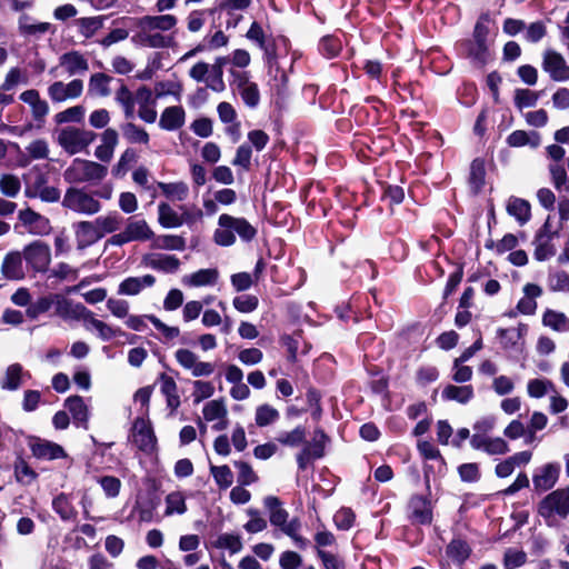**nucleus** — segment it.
<instances>
[{
	"mask_svg": "<svg viewBox=\"0 0 569 569\" xmlns=\"http://www.w3.org/2000/svg\"><path fill=\"white\" fill-rule=\"evenodd\" d=\"M506 209L508 214L513 217L521 226L530 220L531 207L525 199L510 197L507 201Z\"/></svg>",
	"mask_w": 569,
	"mask_h": 569,
	"instance_id": "7c9ffc66",
	"label": "nucleus"
},
{
	"mask_svg": "<svg viewBox=\"0 0 569 569\" xmlns=\"http://www.w3.org/2000/svg\"><path fill=\"white\" fill-rule=\"evenodd\" d=\"M23 259L37 272H44L51 263L50 247L42 241H33L23 249Z\"/></svg>",
	"mask_w": 569,
	"mask_h": 569,
	"instance_id": "6e6552de",
	"label": "nucleus"
},
{
	"mask_svg": "<svg viewBox=\"0 0 569 569\" xmlns=\"http://www.w3.org/2000/svg\"><path fill=\"white\" fill-rule=\"evenodd\" d=\"M160 383H161V392L167 398L168 407L172 411H174L180 406V398L177 393L176 381L171 377L162 375L161 379H160Z\"/></svg>",
	"mask_w": 569,
	"mask_h": 569,
	"instance_id": "c03bdc74",
	"label": "nucleus"
},
{
	"mask_svg": "<svg viewBox=\"0 0 569 569\" xmlns=\"http://www.w3.org/2000/svg\"><path fill=\"white\" fill-rule=\"evenodd\" d=\"M410 518L412 523L429 525L432 521L431 502L420 496H416L410 500Z\"/></svg>",
	"mask_w": 569,
	"mask_h": 569,
	"instance_id": "5701e85b",
	"label": "nucleus"
},
{
	"mask_svg": "<svg viewBox=\"0 0 569 569\" xmlns=\"http://www.w3.org/2000/svg\"><path fill=\"white\" fill-rule=\"evenodd\" d=\"M79 32L89 39L102 27V19L100 17L80 18L76 21Z\"/></svg>",
	"mask_w": 569,
	"mask_h": 569,
	"instance_id": "5fc2aeb1",
	"label": "nucleus"
},
{
	"mask_svg": "<svg viewBox=\"0 0 569 569\" xmlns=\"http://www.w3.org/2000/svg\"><path fill=\"white\" fill-rule=\"evenodd\" d=\"M132 441L143 451H151L156 443L153 431L144 419H137L132 428Z\"/></svg>",
	"mask_w": 569,
	"mask_h": 569,
	"instance_id": "aec40b11",
	"label": "nucleus"
},
{
	"mask_svg": "<svg viewBox=\"0 0 569 569\" xmlns=\"http://www.w3.org/2000/svg\"><path fill=\"white\" fill-rule=\"evenodd\" d=\"M533 257L537 261H546L556 254V248L552 243V234L548 230V222L537 233L533 240Z\"/></svg>",
	"mask_w": 569,
	"mask_h": 569,
	"instance_id": "6ab92c4d",
	"label": "nucleus"
},
{
	"mask_svg": "<svg viewBox=\"0 0 569 569\" xmlns=\"http://www.w3.org/2000/svg\"><path fill=\"white\" fill-rule=\"evenodd\" d=\"M137 160V154L133 149H126L120 156L118 162L112 168L114 177H123L130 169L131 164Z\"/></svg>",
	"mask_w": 569,
	"mask_h": 569,
	"instance_id": "13d9d810",
	"label": "nucleus"
},
{
	"mask_svg": "<svg viewBox=\"0 0 569 569\" xmlns=\"http://www.w3.org/2000/svg\"><path fill=\"white\" fill-rule=\"evenodd\" d=\"M14 477L18 482L29 486L37 479V473L24 460H18L14 465Z\"/></svg>",
	"mask_w": 569,
	"mask_h": 569,
	"instance_id": "e2e57ef3",
	"label": "nucleus"
},
{
	"mask_svg": "<svg viewBox=\"0 0 569 569\" xmlns=\"http://www.w3.org/2000/svg\"><path fill=\"white\" fill-rule=\"evenodd\" d=\"M547 284L551 292H569V274L562 270L551 271Z\"/></svg>",
	"mask_w": 569,
	"mask_h": 569,
	"instance_id": "09e8293b",
	"label": "nucleus"
},
{
	"mask_svg": "<svg viewBox=\"0 0 569 569\" xmlns=\"http://www.w3.org/2000/svg\"><path fill=\"white\" fill-rule=\"evenodd\" d=\"M214 546L218 549L229 550L231 555L239 553L243 548L241 537L234 533H221L218 536Z\"/></svg>",
	"mask_w": 569,
	"mask_h": 569,
	"instance_id": "de8ad7c7",
	"label": "nucleus"
},
{
	"mask_svg": "<svg viewBox=\"0 0 569 569\" xmlns=\"http://www.w3.org/2000/svg\"><path fill=\"white\" fill-rule=\"evenodd\" d=\"M218 224L230 227L231 231L238 233L244 241L252 240L257 233L256 229L246 219L234 218L227 213L219 217Z\"/></svg>",
	"mask_w": 569,
	"mask_h": 569,
	"instance_id": "4be33fe9",
	"label": "nucleus"
},
{
	"mask_svg": "<svg viewBox=\"0 0 569 569\" xmlns=\"http://www.w3.org/2000/svg\"><path fill=\"white\" fill-rule=\"evenodd\" d=\"M549 390H553V383L548 379L528 381L527 391L531 398H542Z\"/></svg>",
	"mask_w": 569,
	"mask_h": 569,
	"instance_id": "338daca9",
	"label": "nucleus"
},
{
	"mask_svg": "<svg viewBox=\"0 0 569 569\" xmlns=\"http://www.w3.org/2000/svg\"><path fill=\"white\" fill-rule=\"evenodd\" d=\"M52 306L56 307V293L39 298L27 308L26 312L30 319H37L41 313L49 311Z\"/></svg>",
	"mask_w": 569,
	"mask_h": 569,
	"instance_id": "3c124183",
	"label": "nucleus"
},
{
	"mask_svg": "<svg viewBox=\"0 0 569 569\" xmlns=\"http://www.w3.org/2000/svg\"><path fill=\"white\" fill-rule=\"evenodd\" d=\"M560 465L550 462L538 468L532 477L533 489L546 492L555 487L559 479Z\"/></svg>",
	"mask_w": 569,
	"mask_h": 569,
	"instance_id": "4468645a",
	"label": "nucleus"
},
{
	"mask_svg": "<svg viewBox=\"0 0 569 569\" xmlns=\"http://www.w3.org/2000/svg\"><path fill=\"white\" fill-rule=\"evenodd\" d=\"M537 512L548 527L558 526L569 516V487L548 493L538 503Z\"/></svg>",
	"mask_w": 569,
	"mask_h": 569,
	"instance_id": "7ed1b4c3",
	"label": "nucleus"
},
{
	"mask_svg": "<svg viewBox=\"0 0 569 569\" xmlns=\"http://www.w3.org/2000/svg\"><path fill=\"white\" fill-rule=\"evenodd\" d=\"M130 241H146L153 238L154 233L146 220H129L124 228Z\"/></svg>",
	"mask_w": 569,
	"mask_h": 569,
	"instance_id": "c9c22d12",
	"label": "nucleus"
},
{
	"mask_svg": "<svg viewBox=\"0 0 569 569\" xmlns=\"http://www.w3.org/2000/svg\"><path fill=\"white\" fill-rule=\"evenodd\" d=\"M527 559V553L523 550L508 548L503 553V567L505 569H516L523 566Z\"/></svg>",
	"mask_w": 569,
	"mask_h": 569,
	"instance_id": "052dcab7",
	"label": "nucleus"
},
{
	"mask_svg": "<svg viewBox=\"0 0 569 569\" xmlns=\"http://www.w3.org/2000/svg\"><path fill=\"white\" fill-rule=\"evenodd\" d=\"M116 101L122 107L127 119H131L134 114V94L124 84L117 90Z\"/></svg>",
	"mask_w": 569,
	"mask_h": 569,
	"instance_id": "49530a36",
	"label": "nucleus"
},
{
	"mask_svg": "<svg viewBox=\"0 0 569 569\" xmlns=\"http://www.w3.org/2000/svg\"><path fill=\"white\" fill-rule=\"evenodd\" d=\"M19 220L28 232L36 236H44L51 231V224L48 218L33 211L30 208L19 212Z\"/></svg>",
	"mask_w": 569,
	"mask_h": 569,
	"instance_id": "dca6fc26",
	"label": "nucleus"
},
{
	"mask_svg": "<svg viewBox=\"0 0 569 569\" xmlns=\"http://www.w3.org/2000/svg\"><path fill=\"white\" fill-rule=\"evenodd\" d=\"M143 261L148 267L163 272H174L180 266L179 259L169 254H148L144 257Z\"/></svg>",
	"mask_w": 569,
	"mask_h": 569,
	"instance_id": "2f4dec72",
	"label": "nucleus"
},
{
	"mask_svg": "<svg viewBox=\"0 0 569 569\" xmlns=\"http://www.w3.org/2000/svg\"><path fill=\"white\" fill-rule=\"evenodd\" d=\"M108 167L87 159L76 158L63 172V179L71 184H97L108 176Z\"/></svg>",
	"mask_w": 569,
	"mask_h": 569,
	"instance_id": "20e7f679",
	"label": "nucleus"
},
{
	"mask_svg": "<svg viewBox=\"0 0 569 569\" xmlns=\"http://www.w3.org/2000/svg\"><path fill=\"white\" fill-rule=\"evenodd\" d=\"M86 109L82 106H73L54 116V121L59 124L68 122H81L84 118Z\"/></svg>",
	"mask_w": 569,
	"mask_h": 569,
	"instance_id": "bf43d9fd",
	"label": "nucleus"
},
{
	"mask_svg": "<svg viewBox=\"0 0 569 569\" xmlns=\"http://www.w3.org/2000/svg\"><path fill=\"white\" fill-rule=\"evenodd\" d=\"M507 143L513 148L530 146L536 149L541 143V137L536 131L527 132L525 130H516L507 137Z\"/></svg>",
	"mask_w": 569,
	"mask_h": 569,
	"instance_id": "72a5a7b5",
	"label": "nucleus"
},
{
	"mask_svg": "<svg viewBox=\"0 0 569 569\" xmlns=\"http://www.w3.org/2000/svg\"><path fill=\"white\" fill-rule=\"evenodd\" d=\"M137 32L132 36L133 44L143 48L164 49L174 46L173 34H164L177 24L172 14L143 16L136 19Z\"/></svg>",
	"mask_w": 569,
	"mask_h": 569,
	"instance_id": "f257e3e1",
	"label": "nucleus"
},
{
	"mask_svg": "<svg viewBox=\"0 0 569 569\" xmlns=\"http://www.w3.org/2000/svg\"><path fill=\"white\" fill-rule=\"evenodd\" d=\"M539 100V93L529 89H517L515 91V106L522 110L525 108H531L537 104Z\"/></svg>",
	"mask_w": 569,
	"mask_h": 569,
	"instance_id": "4d7b16f0",
	"label": "nucleus"
},
{
	"mask_svg": "<svg viewBox=\"0 0 569 569\" xmlns=\"http://www.w3.org/2000/svg\"><path fill=\"white\" fill-rule=\"evenodd\" d=\"M166 516L183 515L187 511L186 497L180 491L169 493L166 499Z\"/></svg>",
	"mask_w": 569,
	"mask_h": 569,
	"instance_id": "a18cd8bd",
	"label": "nucleus"
},
{
	"mask_svg": "<svg viewBox=\"0 0 569 569\" xmlns=\"http://www.w3.org/2000/svg\"><path fill=\"white\" fill-rule=\"evenodd\" d=\"M58 68H62L69 76H76L87 72L89 63L82 53L70 51L60 56L59 64L50 69V73L54 74Z\"/></svg>",
	"mask_w": 569,
	"mask_h": 569,
	"instance_id": "2eb2a0df",
	"label": "nucleus"
},
{
	"mask_svg": "<svg viewBox=\"0 0 569 569\" xmlns=\"http://www.w3.org/2000/svg\"><path fill=\"white\" fill-rule=\"evenodd\" d=\"M542 69L553 81H569V64L563 56L555 50L549 49L543 52Z\"/></svg>",
	"mask_w": 569,
	"mask_h": 569,
	"instance_id": "1a4fd4ad",
	"label": "nucleus"
},
{
	"mask_svg": "<svg viewBox=\"0 0 569 569\" xmlns=\"http://www.w3.org/2000/svg\"><path fill=\"white\" fill-rule=\"evenodd\" d=\"M19 99L30 107L32 118L36 121H43L49 113L50 108L48 102L40 97V93L36 89L23 91L19 96Z\"/></svg>",
	"mask_w": 569,
	"mask_h": 569,
	"instance_id": "412c9836",
	"label": "nucleus"
},
{
	"mask_svg": "<svg viewBox=\"0 0 569 569\" xmlns=\"http://www.w3.org/2000/svg\"><path fill=\"white\" fill-rule=\"evenodd\" d=\"M52 508L64 521L76 519L78 513L66 493H60L53 499Z\"/></svg>",
	"mask_w": 569,
	"mask_h": 569,
	"instance_id": "79ce46f5",
	"label": "nucleus"
},
{
	"mask_svg": "<svg viewBox=\"0 0 569 569\" xmlns=\"http://www.w3.org/2000/svg\"><path fill=\"white\" fill-rule=\"evenodd\" d=\"M470 445L473 449L482 450L490 456H500L510 451L508 442L500 437L473 433L470 439Z\"/></svg>",
	"mask_w": 569,
	"mask_h": 569,
	"instance_id": "ddd939ff",
	"label": "nucleus"
},
{
	"mask_svg": "<svg viewBox=\"0 0 569 569\" xmlns=\"http://www.w3.org/2000/svg\"><path fill=\"white\" fill-rule=\"evenodd\" d=\"M27 378H30V373L20 363H11L0 376V387L3 390L16 391Z\"/></svg>",
	"mask_w": 569,
	"mask_h": 569,
	"instance_id": "f3484780",
	"label": "nucleus"
},
{
	"mask_svg": "<svg viewBox=\"0 0 569 569\" xmlns=\"http://www.w3.org/2000/svg\"><path fill=\"white\" fill-rule=\"evenodd\" d=\"M27 153L31 160H43L49 156V143L44 139L31 141L26 147Z\"/></svg>",
	"mask_w": 569,
	"mask_h": 569,
	"instance_id": "69168bd1",
	"label": "nucleus"
},
{
	"mask_svg": "<svg viewBox=\"0 0 569 569\" xmlns=\"http://www.w3.org/2000/svg\"><path fill=\"white\" fill-rule=\"evenodd\" d=\"M123 134L126 139L131 143L147 144L149 142L148 132L143 128H140L131 122L123 127Z\"/></svg>",
	"mask_w": 569,
	"mask_h": 569,
	"instance_id": "0e129e2a",
	"label": "nucleus"
},
{
	"mask_svg": "<svg viewBox=\"0 0 569 569\" xmlns=\"http://www.w3.org/2000/svg\"><path fill=\"white\" fill-rule=\"evenodd\" d=\"M186 112L180 106L166 108L159 120V126L163 130L174 131L184 124Z\"/></svg>",
	"mask_w": 569,
	"mask_h": 569,
	"instance_id": "cd10ccee",
	"label": "nucleus"
},
{
	"mask_svg": "<svg viewBox=\"0 0 569 569\" xmlns=\"http://www.w3.org/2000/svg\"><path fill=\"white\" fill-rule=\"evenodd\" d=\"M97 228L101 238L107 233H112L121 227L122 217L117 212L112 211L103 216H99L94 219Z\"/></svg>",
	"mask_w": 569,
	"mask_h": 569,
	"instance_id": "58836bf2",
	"label": "nucleus"
},
{
	"mask_svg": "<svg viewBox=\"0 0 569 569\" xmlns=\"http://www.w3.org/2000/svg\"><path fill=\"white\" fill-rule=\"evenodd\" d=\"M441 397L446 401H456L460 405H467L473 399L475 390L471 385H447L441 392Z\"/></svg>",
	"mask_w": 569,
	"mask_h": 569,
	"instance_id": "c756f323",
	"label": "nucleus"
},
{
	"mask_svg": "<svg viewBox=\"0 0 569 569\" xmlns=\"http://www.w3.org/2000/svg\"><path fill=\"white\" fill-rule=\"evenodd\" d=\"M523 297L517 303V310L522 315H533L537 310L536 299L542 296V288L536 283H526Z\"/></svg>",
	"mask_w": 569,
	"mask_h": 569,
	"instance_id": "a878e982",
	"label": "nucleus"
},
{
	"mask_svg": "<svg viewBox=\"0 0 569 569\" xmlns=\"http://www.w3.org/2000/svg\"><path fill=\"white\" fill-rule=\"evenodd\" d=\"M306 439V430L302 427H297L289 432H282L278 436L277 440L284 446L297 447Z\"/></svg>",
	"mask_w": 569,
	"mask_h": 569,
	"instance_id": "774afa93",
	"label": "nucleus"
},
{
	"mask_svg": "<svg viewBox=\"0 0 569 569\" xmlns=\"http://www.w3.org/2000/svg\"><path fill=\"white\" fill-rule=\"evenodd\" d=\"M174 359L181 368L189 371L194 378L209 377L216 369L212 362L200 360L196 352L187 348L177 349Z\"/></svg>",
	"mask_w": 569,
	"mask_h": 569,
	"instance_id": "0eeeda50",
	"label": "nucleus"
},
{
	"mask_svg": "<svg viewBox=\"0 0 569 569\" xmlns=\"http://www.w3.org/2000/svg\"><path fill=\"white\" fill-rule=\"evenodd\" d=\"M118 143L119 134L117 130L107 128L100 136V144L96 147L94 157L101 162H110Z\"/></svg>",
	"mask_w": 569,
	"mask_h": 569,
	"instance_id": "a211bd4d",
	"label": "nucleus"
},
{
	"mask_svg": "<svg viewBox=\"0 0 569 569\" xmlns=\"http://www.w3.org/2000/svg\"><path fill=\"white\" fill-rule=\"evenodd\" d=\"M263 505L269 512L270 523L290 537L299 548H306L308 541L300 535V519L292 518L291 520H288L289 512L282 507L279 498L274 496H267L263 499Z\"/></svg>",
	"mask_w": 569,
	"mask_h": 569,
	"instance_id": "f03ea898",
	"label": "nucleus"
},
{
	"mask_svg": "<svg viewBox=\"0 0 569 569\" xmlns=\"http://www.w3.org/2000/svg\"><path fill=\"white\" fill-rule=\"evenodd\" d=\"M219 279V272L216 268L200 269L196 272L184 276L181 279L182 284L190 288L214 286Z\"/></svg>",
	"mask_w": 569,
	"mask_h": 569,
	"instance_id": "393cba45",
	"label": "nucleus"
},
{
	"mask_svg": "<svg viewBox=\"0 0 569 569\" xmlns=\"http://www.w3.org/2000/svg\"><path fill=\"white\" fill-rule=\"evenodd\" d=\"M96 138L97 133L91 130L68 126L58 131L57 142L68 154L73 156L87 150Z\"/></svg>",
	"mask_w": 569,
	"mask_h": 569,
	"instance_id": "39448f33",
	"label": "nucleus"
},
{
	"mask_svg": "<svg viewBox=\"0 0 569 569\" xmlns=\"http://www.w3.org/2000/svg\"><path fill=\"white\" fill-rule=\"evenodd\" d=\"M82 91L83 82L79 79H73L68 83L56 81L49 86L48 96L53 102H63L79 98Z\"/></svg>",
	"mask_w": 569,
	"mask_h": 569,
	"instance_id": "9b49d317",
	"label": "nucleus"
},
{
	"mask_svg": "<svg viewBox=\"0 0 569 569\" xmlns=\"http://www.w3.org/2000/svg\"><path fill=\"white\" fill-rule=\"evenodd\" d=\"M152 239V248L154 249L182 251L186 248V240L180 236L163 234Z\"/></svg>",
	"mask_w": 569,
	"mask_h": 569,
	"instance_id": "37998d69",
	"label": "nucleus"
},
{
	"mask_svg": "<svg viewBox=\"0 0 569 569\" xmlns=\"http://www.w3.org/2000/svg\"><path fill=\"white\" fill-rule=\"evenodd\" d=\"M158 221L163 228H178L183 224V219L166 202L158 206Z\"/></svg>",
	"mask_w": 569,
	"mask_h": 569,
	"instance_id": "a19ab883",
	"label": "nucleus"
},
{
	"mask_svg": "<svg viewBox=\"0 0 569 569\" xmlns=\"http://www.w3.org/2000/svg\"><path fill=\"white\" fill-rule=\"evenodd\" d=\"M279 418V411L269 406L261 405L256 409V423L259 427H266L273 423Z\"/></svg>",
	"mask_w": 569,
	"mask_h": 569,
	"instance_id": "680f3d73",
	"label": "nucleus"
},
{
	"mask_svg": "<svg viewBox=\"0 0 569 569\" xmlns=\"http://www.w3.org/2000/svg\"><path fill=\"white\" fill-rule=\"evenodd\" d=\"M156 283V278L152 274H144L142 277H128L119 283L118 293L121 296H137L144 288H150Z\"/></svg>",
	"mask_w": 569,
	"mask_h": 569,
	"instance_id": "b1692460",
	"label": "nucleus"
},
{
	"mask_svg": "<svg viewBox=\"0 0 569 569\" xmlns=\"http://www.w3.org/2000/svg\"><path fill=\"white\" fill-rule=\"evenodd\" d=\"M158 188L163 196L172 201H183L189 196V187L183 181L158 182Z\"/></svg>",
	"mask_w": 569,
	"mask_h": 569,
	"instance_id": "e433bc0d",
	"label": "nucleus"
},
{
	"mask_svg": "<svg viewBox=\"0 0 569 569\" xmlns=\"http://www.w3.org/2000/svg\"><path fill=\"white\" fill-rule=\"evenodd\" d=\"M210 472L220 489H227L233 482V473L227 465L211 466Z\"/></svg>",
	"mask_w": 569,
	"mask_h": 569,
	"instance_id": "6e6d98bb",
	"label": "nucleus"
},
{
	"mask_svg": "<svg viewBox=\"0 0 569 569\" xmlns=\"http://www.w3.org/2000/svg\"><path fill=\"white\" fill-rule=\"evenodd\" d=\"M64 407L71 412L74 420L86 422L88 420V408L79 396L69 397Z\"/></svg>",
	"mask_w": 569,
	"mask_h": 569,
	"instance_id": "603ef678",
	"label": "nucleus"
},
{
	"mask_svg": "<svg viewBox=\"0 0 569 569\" xmlns=\"http://www.w3.org/2000/svg\"><path fill=\"white\" fill-rule=\"evenodd\" d=\"M542 326L557 332H569V317L559 310L547 308L541 317Z\"/></svg>",
	"mask_w": 569,
	"mask_h": 569,
	"instance_id": "bb28decb",
	"label": "nucleus"
},
{
	"mask_svg": "<svg viewBox=\"0 0 569 569\" xmlns=\"http://www.w3.org/2000/svg\"><path fill=\"white\" fill-rule=\"evenodd\" d=\"M22 259L23 254L18 251L8 253L2 263L3 274L9 279H22L24 277Z\"/></svg>",
	"mask_w": 569,
	"mask_h": 569,
	"instance_id": "473e14b6",
	"label": "nucleus"
},
{
	"mask_svg": "<svg viewBox=\"0 0 569 569\" xmlns=\"http://www.w3.org/2000/svg\"><path fill=\"white\" fill-rule=\"evenodd\" d=\"M28 445L33 457L37 459L54 460L67 456L60 445L38 437L30 438Z\"/></svg>",
	"mask_w": 569,
	"mask_h": 569,
	"instance_id": "f8f14e48",
	"label": "nucleus"
},
{
	"mask_svg": "<svg viewBox=\"0 0 569 569\" xmlns=\"http://www.w3.org/2000/svg\"><path fill=\"white\" fill-rule=\"evenodd\" d=\"M62 207L79 214L93 216L102 206L94 194L83 188L70 187L66 190Z\"/></svg>",
	"mask_w": 569,
	"mask_h": 569,
	"instance_id": "423d86ee",
	"label": "nucleus"
},
{
	"mask_svg": "<svg viewBox=\"0 0 569 569\" xmlns=\"http://www.w3.org/2000/svg\"><path fill=\"white\" fill-rule=\"evenodd\" d=\"M84 328L87 330L94 329L98 333V337L103 341H109L113 337L117 336L118 330L108 323L97 319L93 312L90 310L89 317L84 320Z\"/></svg>",
	"mask_w": 569,
	"mask_h": 569,
	"instance_id": "4c0bfd02",
	"label": "nucleus"
},
{
	"mask_svg": "<svg viewBox=\"0 0 569 569\" xmlns=\"http://www.w3.org/2000/svg\"><path fill=\"white\" fill-rule=\"evenodd\" d=\"M46 186L47 178L40 172L30 171L24 176V194L28 198H37Z\"/></svg>",
	"mask_w": 569,
	"mask_h": 569,
	"instance_id": "ea45409f",
	"label": "nucleus"
},
{
	"mask_svg": "<svg viewBox=\"0 0 569 569\" xmlns=\"http://www.w3.org/2000/svg\"><path fill=\"white\" fill-rule=\"evenodd\" d=\"M470 552L468 543L462 540H452L447 546L448 557L458 565H462L469 558Z\"/></svg>",
	"mask_w": 569,
	"mask_h": 569,
	"instance_id": "8fccbe9b",
	"label": "nucleus"
},
{
	"mask_svg": "<svg viewBox=\"0 0 569 569\" xmlns=\"http://www.w3.org/2000/svg\"><path fill=\"white\" fill-rule=\"evenodd\" d=\"M202 413L207 421H216L218 418H226L228 410L222 399H214L204 405Z\"/></svg>",
	"mask_w": 569,
	"mask_h": 569,
	"instance_id": "864d4df0",
	"label": "nucleus"
},
{
	"mask_svg": "<svg viewBox=\"0 0 569 569\" xmlns=\"http://www.w3.org/2000/svg\"><path fill=\"white\" fill-rule=\"evenodd\" d=\"M112 78L106 73L98 72L90 77L88 83V94L91 97L104 98L111 93L110 82Z\"/></svg>",
	"mask_w": 569,
	"mask_h": 569,
	"instance_id": "f704fd0d",
	"label": "nucleus"
},
{
	"mask_svg": "<svg viewBox=\"0 0 569 569\" xmlns=\"http://www.w3.org/2000/svg\"><path fill=\"white\" fill-rule=\"evenodd\" d=\"M56 315L63 320H74L84 322L89 317L90 310L80 302H74L60 293H56Z\"/></svg>",
	"mask_w": 569,
	"mask_h": 569,
	"instance_id": "9d476101",
	"label": "nucleus"
},
{
	"mask_svg": "<svg viewBox=\"0 0 569 569\" xmlns=\"http://www.w3.org/2000/svg\"><path fill=\"white\" fill-rule=\"evenodd\" d=\"M74 234L79 248L87 246L101 239L97 224L93 221H80L74 224Z\"/></svg>",
	"mask_w": 569,
	"mask_h": 569,
	"instance_id": "c85d7f7f",
	"label": "nucleus"
}]
</instances>
